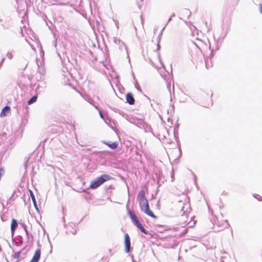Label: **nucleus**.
Wrapping results in <instances>:
<instances>
[{
	"mask_svg": "<svg viewBox=\"0 0 262 262\" xmlns=\"http://www.w3.org/2000/svg\"><path fill=\"white\" fill-rule=\"evenodd\" d=\"M112 179V177L108 174H103L97 179L93 180L90 184V188L96 189L103 184L105 182Z\"/></svg>",
	"mask_w": 262,
	"mask_h": 262,
	"instance_id": "f257e3e1",
	"label": "nucleus"
},
{
	"mask_svg": "<svg viewBox=\"0 0 262 262\" xmlns=\"http://www.w3.org/2000/svg\"><path fill=\"white\" fill-rule=\"evenodd\" d=\"M139 204L140 207L141 208V209L145 214H146L147 215H148L152 218H154V219L157 218V216L150 210L147 200H145V201L142 200L141 202H139Z\"/></svg>",
	"mask_w": 262,
	"mask_h": 262,
	"instance_id": "f03ea898",
	"label": "nucleus"
},
{
	"mask_svg": "<svg viewBox=\"0 0 262 262\" xmlns=\"http://www.w3.org/2000/svg\"><path fill=\"white\" fill-rule=\"evenodd\" d=\"M129 215L132 221L134 222L135 225L141 231V232L147 234V232L142 225V224L140 223L135 214L133 212L130 211Z\"/></svg>",
	"mask_w": 262,
	"mask_h": 262,
	"instance_id": "7ed1b4c3",
	"label": "nucleus"
},
{
	"mask_svg": "<svg viewBox=\"0 0 262 262\" xmlns=\"http://www.w3.org/2000/svg\"><path fill=\"white\" fill-rule=\"evenodd\" d=\"M124 244L125 252L126 253H129L130 248V241L129 236L127 233L124 234Z\"/></svg>",
	"mask_w": 262,
	"mask_h": 262,
	"instance_id": "20e7f679",
	"label": "nucleus"
},
{
	"mask_svg": "<svg viewBox=\"0 0 262 262\" xmlns=\"http://www.w3.org/2000/svg\"><path fill=\"white\" fill-rule=\"evenodd\" d=\"M40 256H41V249H37L34 254V255L33 256V257L32 258V259H31V260L30 261V262H38L40 258Z\"/></svg>",
	"mask_w": 262,
	"mask_h": 262,
	"instance_id": "39448f33",
	"label": "nucleus"
},
{
	"mask_svg": "<svg viewBox=\"0 0 262 262\" xmlns=\"http://www.w3.org/2000/svg\"><path fill=\"white\" fill-rule=\"evenodd\" d=\"M151 61L153 63L158 67V68H161L163 67L164 69H165V67L163 63V62L161 61V59L160 58H157L154 59H151Z\"/></svg>",
	"mask_w": 262,
	"mask_h": 262,
	"instance_id": "423d86ee",
	"label": "nucleus"
},
{
	"mask_svg": "<svg viewBox=\"0 0 262 262\" xmlns=\"http://www.w3.org/2000/svg\"><path fill=\"white\" fill-rule=\"evenodd\" d=\"M126 99L127 102L130 105H133L135 103V99L133 96V94L130 93H127L126 94Z\"/></svg>",
	"mask_w": 262,
	"mask_h": 262,
	"instance_id": "0eeeda50",
	"label": "nucleus"
},
{
	"mask_svg": "<svg viewBox=\"0 0 262 262\" xmlns=\"http://www.w3.org/2000/svg\"><path fill=\"white\" fill-rule=\"evenodd\" d=\"M10 107L9 106L4 107L0 114V116L3 117L6 116L8 113H10Z\"/></svg>",
	"mask_w": 262,
	"mask_h": 262,
	"instance_id": "6e6552de",
	"label": "nucleus"
},
{
	"mask_svg": "<svg viewBox=\"0 0 262 262\" xmlns=\"http://www.w3.org/2000/svg\"><path fill=\"white\" fill-rule=\"evenodd\" d=\"M18 224L17 221L15 219H12L11 224V230L12 234H13L17 227Z\"/></svg>",
	"mask_w": 262,
	"mask_h": 262,
	"instance_id": "1a4fd4ad",
	"label": "nucleus"
},
{
	"mask_svg": "<svg viewBox=\"0 0 262 262\" xmlns=\"http://www.w3.org/2000/svg\"><path fill=\"white\" fill-rule=\"evenodd\" d=\"M137 199L138 200L139 202H141V201H145L147 200V199L145 198V191L144 190H141L137 196Z\"/></svg>",
	"mask_w": 262,
	"mask_h": 262,
	"instance_id": "9d476101",
	"label": "nucleus"
},
{
	"mask_svg": "<svg viewBox=\"0 0 262 262\" xmlns=\"http://www.w3.org/2000/svg\"><path fill=\"white\" fill-rule=\"evenodd\" d=\"M106 144L112 149H115L118 146V143L116 142H108Z\"/></svg>",
	"mask_w": 262,
	"mask_h": 262,
	"instance_id": "9b49d317",
	"label": "nucleus"
},
{
	"mask_svg": "<svg viewBox=\"0 0 262 262\" xmlns=\"http://www.w3.org/2000/svg\"><path fill=\"white\" fill-rule=\"evenodd\" d=\"M37 99V95H35L33 97H32L28 101V104L30 105L32 103L35 102L36 101Z\"/></svg>",
	"mask_w": 262,
	"mask_h": 262,
	"instance_id": "f8f14e48",
	"label": "nucleus"
},
{
	"mask_svg": "<svg viewBox=\"0 0 262 262\" xmlns=\"http://www.w3.org/2000/svg\"><path fill=\"white\" fill-rule=\"evenodd\" d=\"M29 192H30V195H31V199L32 200V201L34 203V204L35 205H36V200H35V196L33 193V191L31 190H29Z\"/></svg>",
	"mask_w": 262,
	"mask_h": 262,
	"instance_id": "ddd939ff",
	"label": "nucleus"
},
{
	"mask_svg": "<svg viewBox=\"0 0 262 262\" xmlns=\"http://www.w3.org/2000/svg\"><path fill=\"white\" fill-rule=\"evenodd\" d=\"M20 254H21V251H19L18 252H16L14 254V256H13V257L14 258H16V259H19V257H20Z\"/></svg>",
	"mask_w": 262,
	"mask_h": 262,
	"instance_id": "4468645a",
	"label": "nucleus"
},
{
	"mask_svg": "<svg viewBox=\"0 0 262 262\" xmlns=\"http://www.w3.org/2000/svg\"><path fill=\"white\" fill-rule=\"evenodd\" d=\"M7 58H8L9 59H12L13 57V55L12 54V53H8L7 54Z\"/></svg>",
	"mask_w": 262,
	"mask_h": 262,
	"instance_id": "2eb2a0df",
	"label": "nucleus"
},
{
	"mask_svg": "<svg viewBox=\"0 0 262 262\" xmlns=\"http://www.w3.org/2000/svg\"><path fill=\"white\" fill-rule=\"evenodd\" d=\"M184 12L188 15H190V12L189 10L186 9L184 10Z\"/></svg>",
	"mask_w": 262,
	"mask_h": 262,
	"instance_id": "dca6fc26",
	"label": "nucleus"
},
{
	"mask_svg": "<svg viewBox=\"0 0 262 262\" xmlns=\"http://www.w3.org/2000/svg\"><path fill=\"white\" fill-rule=\"evenodd\" d=\"M259 11L261 13H262V5L261 4H259Z\"/></svg>",
	"mask_w": 262,
	"mask_h": 262,
	"instance_id": "f3484780",
	"label": "nucleus"
},
{
	"mask_svg": "<svg viewBox=\"0 0 262 262\" xmlns=\"http://www.w3.org/2000/svg\"><path fill=\"white\" fill-rule=\"evenodd\" d=\"M185 207H188V205L185 204V206L183 207L182 210L184 212H185V211L184 210V208H185Z\"/></svg>",
	"mask_w": 262,
	"mask_h": 262,
	"instance_id": "a211bd4d",
	"label": "nucleus"
},
{
	"mask_svg": "<svg viewBox=\"0 0 262 262\" xmlns=\"http://www.w3.org/2000/svg\"><path fill=\"white\" fill-rule=\"evenodd\" d=\"M183 195L185 196V198L186 199L187 198V195L185 194H183Z\"/></svg>",
	"mask_w": 262,
	"mask_h": 262,
	"instance_id": "6ab92c4d",
	"label": "nucleus"
}]
</instances>
